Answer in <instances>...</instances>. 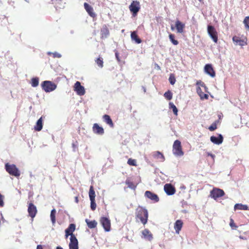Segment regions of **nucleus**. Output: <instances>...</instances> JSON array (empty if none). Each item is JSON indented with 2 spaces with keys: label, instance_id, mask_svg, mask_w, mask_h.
<instances>
[{
  "label": "nucleus",
  "instance_id": "f257e3e1",
  "mask_svg": "<svg viewBox=\"0 0 249 249\" xmlns=\"http://www.w3.org/2000/svg\"><path fill=\"white\" fill-rule=\"evenodd\" d=\"M136 216L143 225H145L148 220V211L144 208L139 206L136 210Z\"/></svg>",
  "mask_w": 249,
  "mask_h": 249
},
{
  "label": "nucleus",
  "instance_id": "f03ea898",
  "mask_svg": "<svg viewBox=\"0 0 249 249\" xmlns=\"http://www.w3.org/2000/svg\"><path fill=\"white\" fill-rule=\"evenodd\" d=\"M6 171L10 175L16 177H19L20 173L15 164H10L7 163L5 165Z\"/></svg>",
  "mask_w": 249,
  "mask_h": 249
},
{
  "label": "nucleus",
  "instance_id": "7ed1b4c3",
  "mask_svg": "<svg viewBox=\"0 0 249 249\" xmlns=\"http://www.w3.org/2000/svg\"><path fill=\"white\" fill-rule=\"evenodd\" d=\"M173 152L174 155L177 156H180L183 155L182 150L181 142L178 140H176L173 145Z\"/></svg>",
  "mask_w": 249,
  "mask_h": 249
},
{
  "label": "nucleus",
  "instance_id": "20e7f679",
  "mask_svg": "<svg viewBox=\"0 0 249 249\" xmlns=\"http://www.w3.org/2000/svg\"><path fill=\"white\" fill-rule=\"evenodd\" d=\"M207 32L214 43H217L218 41V33L215 28L210 25H208Z\"/></svg>",
  "mask_w": 249,
  "mask_h": 249
},
{
  "label": "nucleus",
  "instance_id": "39448f33",
  "mask_svg": "<svg viewBox=\"0 0 249 249\" xmlns=\"http://www.w3.org/2000/svg\"><path fill=\"white\" fill-rule=\"evenodd\" d=\"M41 86L42 89L47 92L53 91L56 88V86L54 84L49 81H44L42 83Z\"/></svg>",
  "mask_w": 249,
  "mask_h": 249
},
{
  "label": "nucleus",
  "instance_id": "423d86ee",
  "mask_svg": "<svg viewBox=\"0 0 249 249\" xmlns=\"http://www.w3.org/2000/svg\"><path fill=\"white\" fill-rule=\"evenodd\" d=\"M225 195L224 191L222 189L214 188L210 192V196L214 199L216 200L218 198L222 197Z\"/></svg>",
  "mask_w": 249,
  "mask_h": 249
},
{
  "label": "nucleus",
  "instance_id": "0eeeda50",
  "mask_svg": "<svg viewBox=\"0 0 249 249\" xmlns=\"http://www.w3.org/2000/svg\"><path fill=\"white\" fill-rule=\"evenodd\" d=\"M100 222L103 227L106 231H109L111 229V223L110 220L105 217H102L100 220Z\"/></svg>",
  "mask_w": 249,
  "mask_h": 249
},
{
  "label": "nucleus",
  "instance_id": "6e6552de",
  "mask_svg": "<svg viewBox=\"0 0 249 249\" xmlns=\"http://www.w3.org/2000/svg\"><path fill=\"white\" fill-rule=\"evenodd\" d=\"M37 212V211L36 206L32 202L29 203L28 213L29 216L32 218V220H33L34 218L36 216Z\"/></svg>",
  "mask_w": 249,
  "mask_h": 249
},
{
  "label": "nucleus",
  "instance_id": "1a4fd4ad",
  "mask_svg": "<svg viewBox=\"0 0 249 249\" xmlns=\"http://www.w3.org/2000/svg\"><path fill=\"white\" fill-rule=\"evenodd\" d=\"M74 90L78 95L82 96L85 94V89L79 81H77L74 85Z\"/></svg>",
  "mask_w": 249,
  "mask_h": 249
},
{
  "label": "nucleus",
  "instance_id": "9d476101",
  "mask_svg": "<svg viewBox=\"0 0 249 249\" xmlns=\"http://www.w3.org/2000/svg\"><path fill=\"white\" fill-rule=\"evenodd\" d=\"M130 11L132 13L133 15H136L140 9V2L138 1H133L130 5Z\"/></svg>",
  "mask_w": 249,
  "mask_h": 249
},
{
  "label": "nucleus",
  "instance_id": "9b49d317",
  "mask_svg": "<svg viewBox=\"0 0 249 249\" xmlns=\"http://www.w3.org/2000/svg\"><path fill=\"white\" fill-rule=\"evenodd\" d=\"M75 230V225L74 224H70L68 228L65 230V238L67 239L69 236H71L70 238L72 237H75L73 234V232Z\"/></svg>",
  "mask_w": 249,
  "mask_h": 249
},
{
  "label": "nucleus",
  "instance_id": "f8f14e48",
  "mask_svg": "<svg viewBox=\"0 0 249 249\" xmlns=\"http://www.w3.org/2000/svg\"><path fill=\"white\" fill-rule=\"evenodd\" d=\"M142 237L147 241H151L153 238L152 233L149 230L147 229H145L144 230H143L142 231Z\"/></svg>",
  "mask_w": 249,
  "mask_h": 249
},
{
  "label": "nucleus",
  "instance_id": "ddd939ff",
  "mask_svg": "<svg viewBox=\"0 0 249 249\" xmlns=\"http://www.w3.org/2000/svg\"><path fill=\"white\" fill-rule=\"evenodd\" d=\"M205 72L212 77L215 76V72L211 64H206L204 67Z\"/></svg>",
  "mask_w": 249,
  "mask_h": 249
},
{
  "label": "nucleus",
  "instance_id": "4468645a",
  "mask_svg": "<svg viewBox=\"0 0 249 249\" xmlns=\"http://www.w3.org/2000/svg\"><path fill=\"white\" fill-rule=\"evenodd\" d=\"M145 196L154 202H157L159 201L158 195L149 191H146L145 192Z\"/></svg>",
  "mask_w": 249,
  "mask_h": 249
},
{
  "label": "nucleus",
  "instance_id": "2eb2a0df",
  "mask_svg": "<svg viewBox=\"0 0 249 249\" xmlns=\"http://www.w3.org/2000/svg\"><path fill=\"white\" fill-rule=\"evenodd\" d=\"M93 132L97 135H103L104 133V128L98 124H94L92 127Z\"/></svg>",
  "mask_w": 249,
  "mask_h": 249
},
{
  "label": "nucleus",
  "instance_id": "dca6fc26",
  "mask_svg": "<svg viewBox=\"0 0 249 249\" xmlns=\"http://www.w3.org/2000/svg\"><path fill=\"white\" fill-rule=\"evenodd\" d=\"M164 190L168 195H172L175 193V189L171 184H166Z\"/></svg>",
  "mask_w": 249,
  "mask_h": 249
},
{
  "label": "nucleus",
  "instance_id": "f3484780",
  "mask_svg": "<svg viewBox=\"0 0 249 249\" xmlns=\"http://www.w3.org/2000/svg\"><path fill=\"white\" fill-rule=\"evenodd\" d=\"M70 249H78V242L76 237L70 238Z\"/></svg>",
  "mask_w": 249,
  "mask_h": 249
},
{
  "label": "nucleus",
  "instance_id": "a211bd4d",
  "mask_svg": "<svg viewBox=\"0 0 249 249\" xmlns=\"http://www.w3.org/2000/svg\"><path fill=\"white\" fill-rule=\"evenodd\" d=\"M109 34V30L106 25H104L101 29V38L102 39L106 38Z\"/></svg>",
  "mask_w": 249,
  "mask_h": 249
},
{
  "label": "nucleus",
  "instance_id": "6ab92c4d",
  "mask_svg": "<svg viewBox=\"0 0 249 249\" xmlns=\"http://www.w3.org/2000/svg\"><path fill=\"white\" fill-rule=\"evenodd\" d=\"M232 41L236 45L242 46L247 45V40L242 39L240 37L237 36H234L232 37Z\"/></svg>",
  "mask_w": 249,
  "mask_h": 249
},
{
  "label": "nucleus",
  "instance_id": "aec40b11",
  "mask_svg": "<svg viewBox=\"0 0 249 249\" xmlns=\"http://www.w3.org/2000/svg\"><path fill=\"white\" fill-rule=\"evenodd\" d=\"M84 8L89 15L92 18H95L96 14L93 11V8L88 3L85 2L84 4Z\"/></svg>",
  "mask_w": 249,
  "mask_h": 249
},
{
  "label": "nucleus",
  "instance_id": "412c9836",
  "mask_svg": "<svg viewBox=\"0 0 249 249\" xmlns=\"http://www.w3.org/2000/svg\"><path fill=\"white\" fill-rule=\"evenodd\" d=\"M210 140L213 143L218 145L222 143L223 138L222 135L219 134L217 137L214 136H211Z\"/></svg>",
  "mask_w": 249,
  "mask_h": 249
},
{
  "label": "nucleus",
  "instance_id": "4be33fe9",
  "mask_svg": "<svg viewBox=\"0 0 249 249\" xmlns=\"http://www.w3.org/2000/svg\"><path fill=\"white\" fill-rule=\"evenodd\" d=\"M104 121L110 127L113 128L114 127V124L110 118V117L107 114L104 115L103 116Z\"/></svg>",
  "mask_w": 249,
  "mask_h": 249
},
{
  "label": "nucleus",
  "instance_id": "5701e85b",
  "mask_svg": "<svg viewBox=\"0 0 249 249\" xmlns=\"http://www.w3.org/2000/svg\"><path fill=\"white\" fill-rule=\"evenodd\" d=\"M43 127V120L42 117H41L37 121L36 125L34 126V129L37 131H40L42 129Z\"/></svg>",
  "mask_w": 249,
  "mask_h": 249
},
{
  "label": "nucleus",
  "instance_id": "b1692460",
  "mask_svg": "<svg viewBox=\"0 0 249 249\" xmlns=\"http://www.w3.org/2000/svg\"><path fill=\"white\" fill-rule=\"evenodd\" d=\"M183 225V222L181 220H178L176 221L174 224V229L176 233H179V231L181 230Z\"/></svg>",
  "mask_w": 249,
  "mask_h": 249
},
{
  "label": "nucleus",
  "instance_id": "393cba45",
  "mask_svg": "<svg viewBox=\"0 0 249 249\" xmlns=\"http://www.w3.org/2000/svg\"><path fill=\"white\" fill-rule=\"evenodd\" d=\"M176 28L178 31V32L181 33L183 31V29L185 28V24L181 23L179 20H177L176 22Z\"/></svg>",
  "mask_w": 249,
  "mask_h": 249
},
{
  "label": "nucleus",
  "instance_id": "a878e982",
  "mask_svg": "<svg viewBox=\"0 0 249 249\" xmlns=\"http://www.w3.org/2000/svg\"><path fill=\"white\" fill-rule=\"evenodd\" d=\"M153 156L156 159L159 160L160 161H163L165 160V157L163 155L160 151L154 152Z\"/></svg>",
  "mask_w": 249,
  "mask_h": 249
},
{
  "label": "nucleus",
  "instance_id": "bb28decb",
  "mask_svg": "<svg viewBox=\"0 0 249 249\" xmlns=\"http://www.w3.org/2000/svg\"><path fill=\"white\" fill-rule=\"evenodd\" d=\"M128 187L135 190L137 187V184H135L130 178H127L125 182Z\"/></svg>",
  "mask_w": 249,
  "mask_h": 249
},
{
  "label": "nucleus",
  "instance_id": "cd10ccee",
  "mask_svg": "<svg viewBox=\"0 0 249 249\" xmlns=\"http://www.w3.org/2000/svg\"><path fill=\"white\" fill-rule=\"evenodd\" d=\"M131 38L132 40H134L137 44H140L142 42V40L137 35L136 31H133L131 32Z\"/></svg>",
  "mask_w": 249,
  "mask_h": 249
},
{
  "label": "nucleus",
  "instance_id": "c85d7f7f",
  "mask_svg": "<svg viewBox=\"0 0 249 249\" xmlns=\"http://www.w3.org/2000/svg\"><path fill=\"white\" fill-rule=\"evenodd\" d=\"M196 92L200 96L201 99H208L209 96L207 94L204 93L200 87H198L196 89Z\"/></svg>",
  "mask_w": 249,
  "mask_h": 249
},
{
  "label": "nucleus",
  "instance_id": "c756f323",
  "mask_svg": "<svg viewBox=\"0 0 249 249\" xmlns=\"http://www.w3.org/2000/svg\"><path fill=\"white\" fill-rule=\"evenodd\" d=\"M85 221L89 229H93L96 227L97 225V222L95 220L90 221L89 220L86 219Z\"/></svg>",
  "mask_w": 249,
  "mask_h": 249
},
{
  "label": "nucleus",
  "instance_id": "7c9ffc66",
  "mask_svg": "<svg viewBox=\"0 0 249 249\" xmlns=\"http://www.w3.org/2000/svg\"><path fill=\"white\" fill-rule=\"evenodd\" d=\"M234 210H248V206L242 204H236L234 207Z\"/></svg>",
  "mask_w": 249,
  "mask_h": 249
},
{
  "label": "nucleus",
  "instance_id": "2f4dec72",
  "mask_svg": "<svg viewBox=\"0 0 249 249\" xmlns=\"http://www.w3.org/2000/svg\"><path fill=\"white\" fill-rule=\"evenodd\" d=\"M89 195L90 200L95 199V193L94 190L93 186L92 185L90 186Z\"/></svg>",
  "mask_w": 249,
  "mask_h": 249
},
{
  "label": "nucleus",
  "instance_id": "473e14b6",
  "mask_svg": "<svg viewBox=\"0 0 249 249\" xmlns=\"http://www.w3.org/2000/svg\"><path fill=\"white\" fill-rule=\"evenodd\" d=\"M55 214L56 211L55 209H53L51 211L50 217L52 220V222L53 224L55 223Z\"/></svg>",
  "mask_w": 249,
  "mask_h": 249
},
{
  "label": "nucleus",
  "instance_id": "72a5a7b5",
  "mask_svg": "<svg viewBox=\"0 0 249 249\" xmlns=\"http://www.w3.org/2000/svg\"><path fill=\"white\" fill-rule=\"evenodd\" d=\"M169 37L170 41L174 45H177L178 44V40L175 39V36L174 35L170 34H169Z\"/></svg>",
  "mask_w": 249,
  "mask_h": 249
},
{
  "label": "nucleus",
  "instance_id": "f704fd0d",
  "mask_svg": "<svg viewBox=\"0 0 249 249\" xmlns=\"http://www.w3.org/2000/svg\"><path fill=\"white\" fill-rule=\"evenodd\" d=\"M95 62L100 68H102L103 67L104 62L103 59L102 57H99V58H97L95 60Z\"/></svg>",
  "mask_w": 249,
  "mask_h": 249
},
{
  "label": "nucleus",
  "instance_id": "c9c22d12",
  "mask_svg": "<svg viewBox=\"0 0 249 249\" xmlns=\"http://www.w3.org/2000/svg\"><path fill=\"white\" fill-rule=\"evenodd\" d=\"M39 79L37 77L33 78L31 80V85L33 87H36L38 85Z\"/></svg>",
  "mask_w": 249,
  "mask_h": 249
},
{
  "label": "nucleus",
  "instance_id": "e433bc0d",
  "mask_svg": "<svg viewBox=\"0 0 249 249\" xmlns=\"http://www.w3.org/2000/svg\"><path fill=\"white\" fill-rule=\"evenodd\" d=\"M164 96L167 100H170L172 98L173 94L171 91L168 90L164 93Z\"/></svg>",
  "mask_w": 249,
  "mask_h": 249
},
{
  "label": "nucleus",
  "instance_id": "4c0bfd02",
  "mask_svg": "<svg viewBox=\"0 0 249 249\" xmlns=\"http://www.w3.org/2000/svg\"><path fill=\"white\" fill-rule=\"evenodd\" d=\"M243 23L246 29L249 30V16H247L245 18Z\"/></svg>",
  "mask_w": 249,
  "mask_h": 249
},
{
  "label": "nucleus",
  "instance_id": "58836bf2",
  "mask_svg": "<svg viewBox=\"0 0 249 249\" xmlns=\"http://www.w3.org/2000/svg\"><path fill=\"white\" fill-rule=\"evenodd\" d=\"M137 162L136 160L135 159H132L131 158H130L127 160V164H129L130 166H137Z\"/></svg>",
  "mask_w": 249,
  "mask_h": 249
},
{
  "label": "nucleus",
  "instance_id": "ea45409f",
  "mask_svg": "<svg viewBox=\"0 0 249 249\" xmlns=\"http://www.w3.org/2000/svg\"><path fill=\"white\" fill-rule=\"evenodd\" d=\"M169 81L171 85H174L176 81V78L173 74H171L169 78Z\"/></svg>",
  "mask_w": 249,
  "mask_h": 249
},
{
  "label": "nucleus",
  "instance_id": "a19ab883",
  "mask_svg": "<svg viewBox=\"0 0 249 249\" xmlns=\"http://www.w3.org/2000/svg\"><path fill=\"white\" fill-rule=\"evenodd\" d=\"M90 200V208L92 211H94L96 208V204L95 203V199Z\"/></svg>",
  "mask_w": 249,
  "mask_h": 249
},
{
  "label": "nucleus",
  "instance_id": "79ce46f5",
  "mask_svg": "<svg viewBox=\"0 0 249 249\" xmlns=\"http://www.w3.org/2000/svg\"><path fill=\"white\" fill-rule=\"evenodd\" d=\"M169 105L171 108H172L174 113L177 115L178 114V109L172 103H170Z\"/></svg>",
  "mask_w": 249,
  "mask_h": 249
},
{
  "label": "nucleus",
  "instance_id": "37998d69",
  "mask_svg": "<svg viewBox=\"0 0 249 249\" xmlns=\"http://www.w3.org/2000/svg\"><path fill=\"white\" fill-rule=\"evenodd\" d=\"M4 196L2 195L0 193V207H3L4 205Z\"/></svg>",
  "mask_w": 249,
  "mask_h": 249
},
{
  "label": "nucleus",
  "instance_id": "c03bdc74",
  "mask_svg": "<svg viewBox=\"0 0 249 249\" xmlns=\"http://www.w3.org/2000/svg\"><path fill=\"white\" fill-rule=\"evenodd\" d=\"M230 225L232 229H236L237 228V226H236L234 222V221L232 219H230Z\"/></svg>",
  "mask_w": 249,
  "mask_h": 249
},
{
  "label": "nucleus",
  "instance_id": "a18cd8bd",
  "mask_svg": "<svg viewBox=\"0 0 249 249\" xmlns=\"http://www.w3.org/2000/svg\"><path fill=\"white\" fill-rule=\"evenodd\" d=\"M217 128V126L215 124H213L211 126H209V129L211 131H214Z\"/></svg>",
  "mask_w": 249,
  "mask_h": 249
},
{
  "label": "nucleus",
  "instance_id": "49530a36",
  "mask_svg": "<svg viewBox=\"0 0 249 249\" xmlns=\"http://www.w3.org/2000/svg\"><path fill=\"white\" fill-rule=\"evenodd\" d=\"M53 57L60 58L61 56V54L57 53H53Z\"/></svg>",
  "mask_w": 249,
  "mask_h": 249
},
{
  "label": "nucleus",
  "instance_id": "de8ad7c7",
  "mask_svg": "<svg viewBox=\"0 0 249 249\" xmlns=\"http://www.w3.org/2000/svg\"><path fill=\"white\" fill-rule=\"evenodd\" d=\"M36 249H43V247L41 245H37Z\"/></svg>",
  "mask_w": 249,
  "mask_h": 249
},
{
  "label": "nucleus",
  "instance_id": "09e8293b",
  "mask_svg": "<svg viewBox=\"0 0 249 249\" xmlns=\"http://www.w3.org/2000/svg\"><path fill=\"white\" fill-rule=\"evenodd\" d=\"M115 55H116V57L117 60L119 61L120 60H119V57H118V54L116 53Z\"/></svg>",
  "mask_w": 249,
  "mask_h": 249
},
{
  "label": "nucleus",
  "instance_id": "8fccbe9b",
  "mask_svg": "<svg viewBox=\"0 0 249 249\" xmlns=\"http://www.w3.org/2000/svg\"><path fill=\"white\" fill-rule=\"evenodd\" d=\"M75 201L77 203L78 202V197H75Z\"/></svg>",
  "mask_w": 249,
  "mask_h": 249
},
{
  "label": "nucleus",
  "instance_id": "3c124183",
  "mask_svg": "<svg viewBox=\"0 0 249 249\" xmlns=\"http://www.w3.org/2000/svg\"><path fill=\"white\" fill-rule=\"evenodd\" d=\"M56 249H63L62 247L58 246V247H56Z\"/></svg>",
  "mask_w": 249,
  "mask_h": 249
},
{
  "label": "nucleus",
  "instance_id": "603ef678",
  "mask_svg": "<svg viewBox=\"0 0 249 249\" xmlns=\"http://www.w3.org/2000/svg\"><path fill=\"white\" fill-rule=\"evenodd\" d=\"M171 29H172V30H174V28L173 26H171Z\"/></svg>",
  "mask_w": 249,
  "mask_h": 249
},
{
  "label": "nucleus",
  "instance_id": "864d4df0",
  "mask_svg": "<svg viewBox=\"0 0 249 249\" xmlns=\"http://www.w3.org/2000/svg\"><path fill=\"white\" fill-rule=\"evenodd\" d=\"M200 2H202L203 0H198Z\"/></svg>",
  "mask_w": 249,
  "mask_h": 249
}]
</instances>
